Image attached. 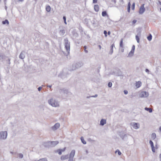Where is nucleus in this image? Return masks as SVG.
Listing matches in <instances>:
<instances>
[{"label":"nucleus","instance_id":"8fccbe9b","mask_svg":"<svg viewBox=\"0 0 161 161\" xmlns=\"http://www.w3.org/2000/svg\"><path fill=\"white\" fill-rule=\"evenodd\" d=\"M42 89V87L41 86L39 87L38 88V90L39 91H40Z\"/></svg>","mask_w":161,"mask_h":161},{"label":"nucleus","instance_id":"e433bc0d","mask_svg":"<svg viewBox=\"0 0 161 161\" xmlns=\"http://www.w3.org/2000/svg\"><path fill=\"white\" fill-rule=\"evenodd\" d=\"M115 153H118V154L119 155H120L121 154V153L120 151L118 149H117L115 152Z\"/></svg>","mask_w":161,"mask_h":161},{"label":"nucleus","instance_id":"f257e3e1","mask_svg":"<svg viewBox=\"0 0 161 161\" xmlns=\"http://www.w3.org/2000/svg\"><path fill=\"white\" fill-rule=\"evenodd\" d=\"M64 41L65 48L66 49L68 54H69L70 51V42H69L67 38L64 39Z\"/></svg>","mask_w":161,"mask_h":161},{"label":"nucleus","instance_id":"864d4df0","mask_svg":"<svg viewBox=\"0 0 161 161\" xmlns=\"http://www.w3.org/2000/svg\"><path fill=\"white\" fill-rule=\"evenodd\" d=\"M97 2V0H93V3H96Z\"/></svg>","mask_w":161,"mask_h":161},{"label":"nucleus","instance_id":"c85d7f7f","mask_svg":"<svg viewBox=\"0 0 161 161\" xmlns=\"http://www.w3.org/2000/svg\"><path fill=\"white\" fill-rule=\"evenodd\" d=\"M152 36L151 34H149V36H147V40L148 41H150L152 39Z\"/></svg>","mask_w":161,"mask_h":161},{"label":"nucleus","instance_id":"58836bf2","mask_svg":"<svg viewBox=\"0 0 161 161\" xmlns=\"http://www.w3.org/2000/svg\"><path fill=\"white\" fill-rule=\"evenodd\" d=\"M63 19L64 21V23L66 25L67 24V22L66 21V17L65 16H64L63 17Z\"/></svg>","mask_w":161,"mask_h":161},{"label":"nucleus","instance_id":"5701e85b","mask_svg":"<svg viewBox=\"0 0 161 161\" xmlns=\"http://www.w3.org/2000/svg\"><path fill=\"white\" fill-rule=\"evenodd\" d=\"M6 57L3 53H0V60L5 59Z\"/></svg>","mask_w":161,"mask_h":161},{"label":"nucleus","instance_id":"a878e982","mask_svg":"<svg viewBox=\"0 0 161 161\" xmlns=\"http://www.w3.org/2000/svg\"><path fill=\"white\" fill-rule=\"evenodd\" d=\"M2 23L3 25H5L6 24H8L9 22L8 19H6L5 20L3 21Z\"/></svg>","mask_w":161,"mask_h":161},{"label":"nucleus","instance_id":"393cba45","mask_svg":"<svg viewBox=\"0 0 161 161\" xmlns=\"http://www.w3.org/2000/svg\"><path fill=\"white\" fill-rule=\"evenodd\" d=\"M134 52V51H132L131 50V51L129 53L128 55V57H130L132 56L133 55Z\"/></svg>","mask_w":161,"mask_h":161},{"label":"nucleus","instance_id":"b1692460","mask_svg":"<svg viewBox=\"0 0 161 161\" xmlns=\"http://www.w3.org/2000/svg\"><path fill=\"white\" fill-rule=\"evenodd\" d=\"M144 109L145 110L148 111L150 113H152L153 111L152 109L149 108L145 107Z\"/></svg>","mask_w":161,"mask_h":161},{"label":"nucleus","instance_id":"a18cd8bd","mask_svg":"<svg viewBox=\"0 0 161 161\" xmlns=\"http://www.w3.org/2000/svg\"><path fill=\"white\" fill-rule=\"evenodd\" d=\"M151 148H152V152L153 153H155V147H154V146L152 147Z\"/></svg>","mask_w":161,"mask_h":161},{"label":"nucleus","instance_id":"de8ad7c7","mask_svg":"<svg viewBox=\"0 0 161 161\" xmlns=\"http://www.w3.org/2000/svg\"><path fill=\"white\" fill-rule=\"evenodd\" d=\"M135 49V46L134 45H133L132 47V48L131 50L134 51Z\"/></svg>","mask_w":161,"mask_h":161},{"label":"nucleus","instance_id":"4d7b16f0","mask_svg":"<svg viewBox=\"0 0 161 161\" xmlns=\"http://www.w3.org/2000/svg\"><path fill=\"white\" fill-rule=\"evenodd\" d=\"M145 71L146 72H147V73H148L149 72V69H145Z\"/></svg>","mask_w":161,"mask_h":161},{"label":"nucleus","instance_id":"79ce46f5","mask_svg":"<svg viewBox=\"0 0 161 161\" xmlns=\"http://www.w3.org/2000/svg\"><path fill=\"white\" fill-rule=\"evenodd\" d=\"M19 158H22L23 157V155L22 153H19Z\"/></svg>","mask_w":161,"mask_h":161},{"label":"nucleus","instance_id":"f704fd0d","mask_svg":"<svg viewBox=\"0 0 161 161\" xmlns=\"http://www.w3.org/2000/svg\"><path fill=\"white\" fill-rule=\"evenodd\" d=\"M139 36L136 35V38L137 41V43H139L140 42V38H139Z\"/></svg>","mask_w":161,"mask_h":161},{"label":"nucleus","instance_id":"2f4dec72","mask_svg":"<svg viewBox=\"0 0 161 161\" xmlns=\"http://www.w3.org/2000/svg\"><path fill=\"white\" fill-rule=\"evenodd\" d=\"M80 139H81V141L84 144H86V141H85L84 140V139L83 137H82V136L81 137V138H80Z\"/></svg>","mask_w":161,"mask_h":161},{"label":"nucleus","instance_id":"aec40b11","mask_svg":"<svg viewBox=\"0 0 161 161\" xmlns=\"http://www.w3.org/2000/svg\"><path fill=\"white\" fill-rule=\"evenodd\" d=\"M133 127L136 129H137L139 127V125L137 123H134L133 125Z\"/></svg>","mask_w":161,"mask_h":161},{"label":"nucleus","instance_id":"f8f14e48","mask_svg":"<svg viewBox=\"0 0 161 161\" xmlns=\"http://www.w3.org/2000/svg\"><path fill=\"white\" fill-rule=\"evenodd\" d=\"M66 148L65 147L63 149H58L55 152L56 153H58V154L59 155H61L62 154V152H64L65 151Z\"/></svg>","mask_w":161,"mask_h":161},{"label":"nucleus","instance_id":"c9c22d12","mask_svg":"<svg viewBox=\"0 0 161 161\" xmlns=\"http://www.w3.org/2000/svg\"><path fill=\"white\" fill-rule=\"evenodd\" d=\"M149 143L151 145V147L154 146L152 140H150L149 141Z\"/></svg>","mask_w":161,"mask_h":161},{"label":"nucleus","instance_id":"c756f323","mask_svg":"<svg viewBox=\"0 0 161 161\" xmlns=\"http://www.w3.org/2000/svg\"><path fill=\"white\" fill-rule=\"evenodd\" d=\"M102 15L103 17H105L106 15L108 16V14L106 11H103L102 12Z\"/></svg>","mask_w":161,"mask_h":161},{"label":"nucleus","instance_id":"bf43d9fd","mask_svg":"<svg viewBox=\"0 0 161 161\" xmlns=\"http://www.w3.org/2000/svg\"><path fill=\"white\" fill-rule=\"evenodd\" d=\"M121 74H120L119 73H117L116 75V76H119L120 75H121Z\"/></svg>","mask_w":161,"mask_h":161},{"label":"nucleus","instance_id":"4c0bfd02","mask_svg":"<svg viewBox=\"0 0 161 161\" xmlns=\"http://www.w3.org/2000/svg\"><path fill=\"white\" fill-rule=\"evenodd\" d=\"M135 3H132V7H131V9L132 10H134V9H135Z\"/></svg>","mask_w":161,"mask_h":161},{"label":"nucleus","instance_id":"a211bd4d","mask_svg":"<svg viewBox=\"0 0 161 161\" xmlns=\"http://www.w3.org/2000/svg\"><path fill=\"white\" fill-rule=\"evenodd\" d=\"M69 158L68 154L65 155H62L61 157V159L62 160H64Z\"/></svg>","mask_w":161,"mask_h":161},{"label":"nucleus","instance_id":"052dcab7","mask_svg":"<svg viewBox=\"0 0 161 161\" xmlns=\"http://www.w3.org/2000/svg\"><path fill=\"white\" fill-rule=\"evenodd\" d=\"M112 1L114 2V3H116V0H112Z\"/></svg>","mask_w":161,"mask_h":161},{"label":"nucleus","instance_id":"6e6d98bb","mask_svg":"<svg viewBox=\"0 0 161 161\" xmlns=\"http://www.w3.org/2000/svg\"><path fill=\"white\" fill-rule=\"evenodd\" d=\"M47 87H48L51 88L52 87V85H47Z\"/></svg>","mask_w":161,"mask_h":161},{"label":"nucleus","instance_id":"39448f33","mask_svg":"<svg viewBox=\"0 0 161 161\" xmlns=\"http://www.w3.org/2000/svg\"><path fill=\"white\" fill-rule=\"evenodd\" d=\"M69 70L65 69H64L63 71V74L62 75V78L63 79H64L65 78L68 77V75L70 74L69 72Z\"/></svg>","mask_w":161,"mask_h":161},{"label":"nucleus","instance_id":"a19ab883","mask_svg":"<svg viewBox=\"0 0 161 161\" xmlns=\"http://www.w3.org/2000/svg\"><path fill=\"white\" fill-rule=\"evenodd\" d=\"M112 85V84L111 82H109L108 84V86L109 87H111Z\"/></svg>","mask_w":161,"mask_h":161},{"label":"nucleus","instance_id":"69168bd1","mask_svg":"<svg viewBox=\"0 0 161 161\" xmlns=\"http://www.w3.org/2000/svg\"><path fill=\"white\" fill-rule=\"evenodd\" d=\"M98 47H99V48L100 49H101V45H99L98 46Z\"/></svg>","mask_w":161,"mask_h":161},{"label":"nucleus","instance_id":"72a5a7b5","mask_svg":"<svg viewBox=\"0 0 161 161\" xmlns=\"http://www.w3.org/2000/svg\"><path fill=\"white\" fill-rule=\"evenodd\" d=\"M91 23L92 25L94 26H96V20L95 19H94L93 20L91 21Z\"/></svg>","mask_w":161,"mask_h":161},{"label":"nucleus","instance_id":"5fc2aeb1","mask_svg":"<svg viewBox=\"0 0 161 161\" xmlns=\"http://www.w3.org/2000/svg\"><path fill=\"white\" fill-rule=\"evenodd\" d=\"M126 136H126V135H124V136L122 138V139L123 140H124L125 137H126Z\"/></svg>","mask_w":161,"mask_h":161},{"label":"nucleus","instance_id":"20e7f679","mask_svg":"<svg viewBox=\"0 0 161 161\" xmlns=\"http://www.w3.org/2000/svg\"><path fill=\"white\" fill-rule=\"evenodd\" d=\"M7 131H2L0 132V139L5 140L7 136Z\"/></svg>","mask_w":161,"mask_h":161},{"label":"nucleus","instance_id":"0e129e2a","mask_svg":"<svg viewBox=\"0 0 161 161\" xmlns=\"http://www.w3.org/2000/svg\"><path fill=\"white\" fill-rule=\"evenodd\" d=\"M158 3L161 5V2L160 1H158Z\"/></svg>","mask_w":161,"mask_h":161},{"label":"nucleus","instance_id":"0eeeda50","mask_svg":"<svg viewBox=\"0 0 161 161\" xmlns=\"http://www.w3.org/2000/svg\"><path fill=\"white\" fill-rule=\"evenodd\" d=\"M149 95V94L147 92L145 91H142L140 94V96L141 97H147Z\"/></svg>","mask_w":161,"mask_h":161},{"label":"nucleus","instance_id":"338daca9","mask_svg":"<svg viewBox=\"0 0 161 161\" xmlns=\"http://www.w3.org/2000/svg\"><path fill=\"white\" fill-rule=\"evenodd\" d=\"M112 75H114L115 74V72H112V73L111 74Z\"/></svg>","mask_w":161,"mask_h":161},{"label":"nucleus","instance_id":"9d476101","mask_svg":"<svg viewBox=\"0 0 161 161\" xmlns=\"http://www.w3.org/2000/svg\"><path fill=\"white\" fill-rule=\"evenodd\" d=\"M59 33L61 36H63L65 33V31L63 27H59Z\"/></svg>","mask_w":161,"mask_h":161},{"label":"nucleus","instance_id":"dca6fc26","mask_svg":"<svg viewBox=\"0 0 161 161\" xmlns=\"http://www.w3.org/2000/svg\"><path fill=\"white\" fill-rule=\"evenodd\" d=\"M114 47V44L113 43L110 47V49L109 53V54L111 55L113 53V49Z\"/></svg>","mask_w":161,"mask_h":161},{"label":"nucleus","instance_id":"7ed1b4c3","mask_svg":"<svg viewBox=\"0 0 161 161\" xmlns=\"http://www.w3.org/2000/svg\"><path fill=\"white\" fill-rule=\"evenodd\" d=\"M83 65V63L82 62H78L75 64H74L72 66V68L71 70H75L76 69H78Z\"/></svg>","mask_w":161,"mask_h":161},{"label":"nucleus","instance_id":"13d9d810","mask_svg":"<svg viewBox=\"0 0 161 161\" xmlns=\"http://www.w3.org/2000/svg\"><path fill=\"white\" fill-rule=\"evenodd\" d=\"M107 33L108 35H109L111 34V32L110 31H108L107 32Z\"/></svg>","mask_w":161,"mask_h":161},{"label":"nucleus","instance_id":"774afa93","mask_svg":"<svg viewBox=\"0 0 161 161\" xmlns=\"http://www.w3.org/2000/svg\"><path fill=\"white\" fill-rule=\"evenodd\" d=\"M159 130L161 131V126L159 128Z\"/></svg>","mask_w":161,"mask_h":161},{"label":"nucleus","instance_id":"c03bdc74","mask_svg":"<svg viewBox=\"0 0 161 161\" xmlns=\"http://www.w3.org/2000/svg\"><path fill=\"white\" fill-rule=\"evenodd\" d=\"M38 161H47V159L46 158L40 159Z\"/></svg>","mask_w":161,"mask_h":161},{"label":"nucleus","instance_id":"cd10ccee","mask_svg":"<svg viewBox=\"0 0 161 161\" xmlns=\"http://www.w3.org/2000/svg\"><path fill=\"white\" fill-rule=\"evenodd\" d=\"M156 137V134L154 133H153L151 135V138L152 139H155Z\"/></svg>","mask_w":161,"mask_h":161},{"label":"nucleus","instance_id":"1a4fd4ad","mask_svg":"<svg viewBox=\"0 0 161 161\" xmlns=\"http://www.w3.org/2000/svg\"><path fill=\"white\" fill-rule=\"evenodd\" d=\"M43 145L46 147L49 148L51 147L50 141H49L44 142Z\"/></svg>","mask_w":161,"mask_h":161},{"label":"nucleus","instance_id":"49530a36","mask_svg":"<svg viewBox=\"0 0 161 161\" xmlns=\"http://www.w3.org/2000/svg\"><path fill=\"white\" fill-rule=\"evenodd\" d=\"M7 63L8 64H10V58H8V59L7 60Z\"/></svg>","mask_w":161,"mask_h":161},{"label":"nucleus","instance_id":"4be33fe9","mask_svg":"<svg viewBox=\"0 0 161 161\" xmlns=\"http://www.w3.org/2000/svg\"><path fill=\"white\" fill-rule=\"evenodd\" d=\"M94 9L96 11L98 12L99 11V6L98 5H95L94 6Z\"/></svg>","mask_w":161,"mask_h":161},{"label":"nucleus","instance_id":"7c9ffc66","mask_svg":"<svg viewBox=\"0 0 161 161\" xmlns=\"http://www.w3.org/2000/svg\"><path fill=\"white\" fill-rule=\"evenodd\" d=\"M46 9L47 12H49L51 10V7L49 5L47 6L46 7Z\"/></svg>","mask_w":161,"mask_h":161},{"label":"nucleus","instance_id":"09e8293b","mask_svg":"<svg viewBox=\"0 0 161 161\" xmlns=\"http://www.w3.org/2000/svg\"><path fill=\"white\" fill-rule=\"evenodd\" d=\"M124 92L125 94L126 95L128 94V92L126 90H125L124 91Z\"/></svg>","mask_w":161,"mask_h":161},{"label":"nucleus","instance_id":"3c124183","mask_svg":"<svg viewBox=\"0 0 161 161\" xmlns=\"http://www.w3.org/2000/svg\"><path fill=\"white\" fill-rule=\"evenodd\" d=\"M136 22H137V20L136 19H134L133 20L132 22L133 24H134L136 23Z\"/></svg>","mask_w":161,"mask_h":161},{"label":"nucleus","instance_id":"4468645a","mask_svg":"<svg viewBox=\"0 0 161 161\" xmlns=\"http://www.w3.org/2000/svg\"><path fill=\"white\" fill-rule=\"evenodd\" d=\"M25 52L22 51L20 53L19 56V58L21 59H23L25 58Z\"/></svg>","mask_w":161,"mask_h":161},{"label":"nucleus","instance_id":"680f3d73","mask_svg":"<svg viewBox=\"0 0 161 161\" xmlns=\"http://www.w3.org/2000/svg\"><path fill=\"white\" fill-rule=\"evenodd\" d=\"M68 161H73V159H69Z\"/></svg>","mask_w":161,"mask_h":161},{"label":"nucleus","instance_id":"603ef678","mask_svg":"<svg viewBox=\"0 0 161 161\" xmlns=\"http://www.w3.org/2000/svg\"><path fill=\"white\" fill-rule=\"evenodd\" d=\"M98 96V95L97 94H96L95 95L91 96L90 97H97Z\"/></svg>","mask_w":161,"mask_h":161},{"label":"nucleus","instance_id":"412c9836","mask_svg":"<svg viewBox=\"0 0 161 161\" xmlns=\"http://www.w3.org/2000/svg\"><path fill=\"white\" fill-rule=\"evenodd\" d=\"M142 83L140 81L136 82V86L137 88H139L141 86Z\"/></svg>","mask_w":161,"mask_h":161},{"label":"nucleus","instance_id":"ea45409f","mask_svg":"<svg viewBox=\"0 0 161 161\" xmlns=\"http://www.w3.org/2000/svg\"><path fill=\"white\" fill-rule=\"evenodd\" d=\"M83 48L84 49V51L86 53H87L88 51L87 50H86V48H87V47L86 46H84L83 47Z\"/></svg>","mask_w":161,"mask_h":161},{"label":"nucleus","instance_id":"ddd939ff","mask_svg":"<svg viewBox=\"0 0 161 161\" xmlns=\"http://www.w3.org/2000/svg\"><path fill=\"white\" fill-rule=\"evenodd\" d=\"M59 126L60 124L58 123H56L52 127V129L53 130H55L58 129Z\"/></svg>","mask_w":161,"mask_h":161},{"label":"nucleus","instance_id":"f03ea898","mask_svg":"<svg viewBox=\"0 0 161 161\" xmlns=\"http://www.w3.org/2000/svg\"><path fill=\"white\" fill-rule=\"evenodd\" d=\"M48 103L49 104L53 107H57L59 106V104L58 102L53 99V98L51 99L48 100Z\"/></svg>","mask_w":161,"mask_h":161},{"label":"nucleus","instance_id":"2eb2a0df","mask_svg":"<svg viewBox=\"0 0 161 161\" xmlns=\"http://www.w3.org/2000/svg\"><path fill=\"white\" fill-rule=\"evenodd\" d=\"M51 147H55L58 143L59 142L58 141H50Z\"/></svg>","mask_w":161,"mask_h":161},{"label":"nucleus","instance_id":"37998d69","mask_svg":"<svg viewBox=\"0 0 161 161\" xmlns=\"http://www.w3.org/2000/svg\"><path fill=\"white\" fill-rule=\"evenodd\" d=\"M103 33L104 34L105 36V37H107V32L106 31L104 30L103 31Z\"/></svg>","mask_w":161,"mask_h":161},{"label":"nucleus","instance_id":"6e6552de","mask_svg":"<svg viewBox=\"0 0 161 161\" xmlns=\"http://www.w3.org/2000/svg\"><path fill=\"white\" fill-rule=\"evenodd\" d=\"M59 92L60 94H63L64 95L67 94L69 92L68 90L65 88L60 89Z\"/></svg>","mask_w":161,"mask_h":161},{"label":"nucleus","instance_id":"9b49d317","mask_svg":"<svg viewBox=\"0 0 161 161\" xmlns=\"http://www.w3.org/2000/svg\"><path fill=\"white\" fill-rule=\"evenodd\" d=\"M75 150H72L70 153L69 159H73L75 155Z\"/></svg>","mask_w":161,"mask_h":161},{"label":"nucleus","instance_id":"e2e57ef3","mask_svg":"<svg viewBox=\"0 0 161 161\" xmlns=\"http://www.w3.org/2000/svg\"><path fill=\"white\" fill-rule=\"evenodd\" d=\"M159 158H160V161H161V153L160 154Z\"/></svg>","mask_w":161,"mask_h":161},{"label":"nucleus","instance_id":"473e14b6","mask_svg":"<svg viewBox=\"0 0 161 161\" xmlns=\"http://www.w3.org/2000/svg\"><path fill=\"white\" fill-rule=\"evenodd\" d=\"M120 46L121 47H123V39L122 38L120 42Z\"/></svg>","mask_w":161,"mask_h":161},{"label":"nucleus","instance_id":"f3484780","mask_svg":"<svg viewBox=\"0 0 161 161\" xmlns=\"http://www.w3.org/2000/svg\"><path fill=\"white\" fill-rule=\"evenodd\" d=\"M136 32L137 34L136 35L139 36H141V28H138L136 30Z\"/></svg>","mask_w":161,"mask_h":161},{"label":"nucleus","instance_id":"bb28decb","mask_svg":"<svg viewBox=\"0 0 161 161\" xmlns=\"http://www.w3.org/2000/svg\"><path fill=\"white\" fill-rule=\"evenodd\" d=\"M130 2H129L127 6V11L129 13L130 12Z\"/></svg>","mask_w":161,"mask_h":161},{"label":"nucleus","instance_id":"6ab92c4d","mask_svg":"<svg viewBox=\"0 0 161 161\" xmlns=\"http://www.w3.org/2000/svg\"><path fill=\"white\" fill-rule=\"evenodd\" d=\"M106 124V120L104 119H101L100 122V125L102 126H103L105 124Z\"/></svg>","mask_w":161,"mask_h":161},{"label":"nucleus","instance_id":"423d86ee","mask_svg":"<svg viewBox=\"0 0 161 161\" xmlns=\"http://www.w3.org/2000/svg\"><path fill=\"white\" fill-rule=\"evenodd\" d=\"M144 4H142L141 6L139 11V13L140 14H142L145 11L146 9L144 8Z\"/></svg>","mask_w":161,"mask_h":161}]
</instances>
